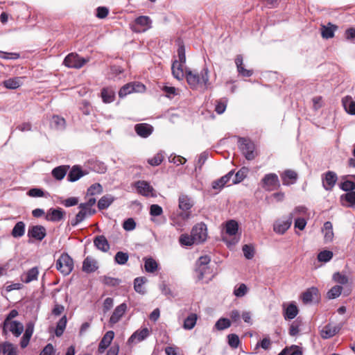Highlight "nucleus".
Returning a JSON list of instances; mask_svg holds the SVG:
<instances>
[{
  "label": "nucleus",
  "instance_id": "20",
  "mask_svg": "<svg viewBox=\"0 0 355 355\" xmlns=\"http://www.w3.org/2000/svg\"><path fill=\"white\" fill-rule=\"evenodd\" d=\"M33 331L34 324L29 322L26 324L25 332L20 341V346L21 348H25L28 346Z\"/></svg>",
  "mask_w": 355,
  "mask_h": 355
},
{
  "label": "nucleus",
  "instance_id": "5",
  "mask_svg": "<svg viewBox=\"0 0 355 355\" xmlns=\"http://www.w3.org/2000/svg\"><path fill=\"white\" fill-rule=\"evenodd\" d=\"M88 61V58H82L76 53H71L65 57L63 64L68 68L80 69Z\"/></svg>",
  "mask_w": 355,
  "mask_h": 355
},
{
  "label": "nucleus",
  "instance_id": "51",
  "mask_svg": "<svg viewBox=\"0 0 355 355\" xmlns=\"http://www.w3.org/2000/svg\"><path fill=\"white\" fill-rule=\"evenodd\" d=\"M333 257V252L329 250H323L318 255V259L321 262H327Z\"/></svg>",
  "mask_w": 355,
  "mask_h": 355
},
{
  "label": "nucleus",
  "instance_id": "15",
  "mask_svg": "<svg viewBox=\"0 0 355 355\" xmlns=\"http://www.w3.org/2000/svg\"><path fill=\"white\" fill-rule=\"evenodd\" d=\"M80 211L76 214V217L71 220L72 226H76L80 223L83 222L87 217L92 216L96 211H89L87 208L80 207Z\"/></svg>",
  "mask_w": 355,
  "mask_h": 355
},
{
  "label": "nucleus",
  "instance_id": "16",
  "mask_svg": "<svg viewBox=\"0 0 355 355\" xmlns=\"http://www.w3.org/2000/svg\"><path fill=\"white\" fill-rule=\"evenodd\" d=\"M281 179L284 185L289 186L296 182L298 175L297 173L291 169L284 171L280 174Z\"/></svg>",
  "mask_w": 355,
  "mask_h": 355
},
{
  "label": "nucleus",
  "instance_id": "63",
  "mask_svg": "<svg viewBox=\"0 0 355 355\" xmlns=\"http://www.w3.org/2000/svg\"><path fill=\"white\" fill-rule=\"evenodd\" d=\"M300 322L295 320L292 322L289 328V334L292 336H295L298 334L300 331Z\"/></svg>",
  "mask_w": 355,
  "mask_h": 355
},
{
  "label": "nucleus",
  "instance_id": "10",
  "mask_svg": "<svg viewBox=\"0 0 355 355\" xmlns=\"http://www.w3.org/2000/svg\"><path fill=\"white\" fill-rule=\"evenodd\" d=\"M261 182L263 187L268 191L277 189L280 187L278 176L275 173L266 174Z\"/></svg>",
  "mask_w": 355,
  "mask_h": 355
},
{
  "label": "nucleus",
  "instance_id": "31",
  "mask_svg": "<svg viewBox=\"0 0 355 355\" xmlns=\"http://www.w3.org/2000/svg\"><path fill=\"white\" fill-rule=\"evenodd\" d=\"M322 232L324 234V238L325 242H331L334 239V232H333V225L330 221H327L324 223Z\"/></svg>",
  "mask_w": 355,
  "mask_h": 355
},
{
  "label": "nucleus",
  "instance_id": "26",
  "mask_svg": "<svg viewBox=\"0 0 355 355\" xmlns=\"http://www.w3.org/2000/svg\"><path fill=\"white\" fill-rule=\"evenodd\" d=\"M94 245L103 252H107L110 249V244L103 235L97 236L94 240Z\"/></svg>",
  "mask_w": 355,
  "mask_h": 355
},
{
  "label": "nucleus",
  "instance_id": "38",
  "mask_svg": "<svg viewBox=\"0 0 355 355\" xmlns=\"http://www.w3.org/2000/svg\"><path fill=\"white\" fill-rule=\"evenodd\" d=\"M211 259L209 256H202L199 258L198 261V264L199 266L198 271L200 272V279L203 278V272L205 269V266L210 262Z\"/></svg>",
  "mask_w": 355,
  "mask_h": 355
},
{
  "label": "nucleus",
  "instance_id": "18",
  "mask_svg": "<svg viewBox=\"0 0 355 355\" xmlns=\"http://www.w3.org/2000/svg\"><path fill=\"white\" fill-rule=\"evenodd\" d=\"M136 133L141 137L146 138L153 132V127L148 123H138L135 126Z\"/></svg>",
  "mask_w": 355,
  "mask_h": 355
},
{
  "label": "nucleus",
  "instance_id": "48",
  "mask_svg": "<svg viewBox=\"0 0 355 355\" xmlns=\"http://www.w3.org/2000/svg\"><path fill=\"white\" fill-rule=\"evenodd\" d=\"M0 347L3 354H7V355H16V351L11 343H4Z\"/></svg>",
  "mask_w": 355,
  "mask_h": 355
},
{
  "label": "nucleus",
  "instance_id": "54",
  "mask_svg": "<svg viewBox=\"0 0 355 355\" xmlns=\"http://www.w3.org/2000/svg\"><path fill=\"white\" fill-rule=\"evenodd\" d=\"M128 254L125 252H118L114 257L115 261L121 265L125 264L128 260Z\"/></svg>",
  "mask_w": 355,
  "mask_h": 355
},
{
  "label": "nucleus",
  "instance_id": "59",
  "mask_svg": "<svg viewBox=\"0 0 355 355\" xmlns=\"http://www.w3.org/2000/svg\"><path fill=\"white\" fill-rule=\"evenodd\" d=\"M243 252L244 254V256L248 259H251L254 257V248L250 245H244L243 246Z\"/></svg>",
  "mask_w": 355,
  "mask_h": 355
},
{
  "label": "nucleus",
  "instance_id": "12",
  "mask_svg": "<svg viewBox=\"0 0 355 355\" xmlns=\"http://www.w3.org/2000/svg\"><path fill=\"white\" fill-rule=\"evenodd\" d=\"M27 236L30 239L41 241L46 236V228L40 225L30 226L28 230Z\"/></svg>",
  "mask_w": 355,
  "mask_h": 355
},
{
  "label": "nucleus",
  "instance_id": "28",
  "mask_svg": "<svg viewBox=\"0 0 355 355\" xmlns=\"http://www.w3.org/2000/svg\"><path fill=\"white\" fill-rule=\"evenodd\" d=\"M69 168V166L68 165L59 166L52 170L51 174L55 179L62 180L65 177Z\"/></svg>",
  "mask_w": 355,
  "mask_h": 355
},
{
  "label": "nucleus",
  "instance_id": "21",
  "mask_svg": "<svg viewBox=\"0 0 355 355\" xmlns=\"http://www.w3.org/2000/svg\"><path fill=\"white\" fill-rule=\"evenodd\" d=\"M86 172L81 169V167L78 165L73 166L67 175V180L71 182L78 180L80 178L85 175Z\"/></svg>",
  "mask_w": 355,
  "mask_h": 355
},
{
  "label": "nucleus",
  "instance_id": "39",
  "mask_svg": "<svg viewBox=\"0 0 355 355\" xmlns=\"http://www.w3.org/2000/svg\"><path fill=\"white\" fill-rule=\"evenodd\" d=\"M297 313L298 309L296 305L294 304H290L285 311L284 318L285 319L291 320L295 318Z\"/></svg>",
  "mask_w": 355,
  "mask_h": 355
},
{
  "label": "nucleus",
  "instance_id": "9",
  "mask_svg": "<svg viewBox=\"0 0 355 355\" xmlns=\"http://www.w3.org/2000/svg\"><path fill=\"white\" fill-rule=\"evenodd\" d=\"M321 179L323 188L331 191L337 182L338 176L334 171H328L322 175Z\"/></svg>",
  "mask_w": 355,
  "mask_h": 355
},
{
  "label": "nucleus",
  "instance_id": "43",
  "mask_svg": "<svg viewBox=\"0 0 355 355\" xmlns=\"http://www.w3.org/2000/svg\"><path fill=\"white\" fill-rule=\"evenodd\" d=\"M157 263L153 258H148L145 259L144 267L148 272H154L157 269Z\"/></svg>",
  "mask_w": 355,
  "mask_h": 355
},
{
  "label": "nucleus",
  "instance_id": "34",
  "mask_svg": "<svg viewBox=\"0 0 355 355\" xmlns=\"http://www.w3.org/2000/svg\"><path fill=\"white\" fill-rule=\"evenodd\" d=\"M225 232L229 236H234L239 230V223L235 220H230L225 223Z\"/></svg>",
  "mask_w": 355,
  "mask_h": 355
},
{
  "label": "nucleus",
  "instance_id": "14",
  "mask_svg": "<svg viewBox=\"0 0 355 355\" xmlns=\"http://www.w3.org/2000/svg\"><path fill=\"white\" fill-rule=\"evenodd\" d=\"M137 192L146 197H155V190L150 184L146 181H137L135 183Z\"/></svg>",
  "mask_w": 355,
  "mask_h": 355
},
{
  "label": "nucleus",
  "instance_id": "52",
  "mask_svg": "<svg viewBox=\"0 0 355 355\" xmlns=\"http://www.w3.org/2000/svg\"><path fill=\"white\" fill-rule=\"evenodd\" d=\"M231 325L230 320L227 318H220L216 323L215 327L218 330H223L228 327H230Z\"/></svg>",
  "mask_w": 355,
  "mask_h": 355
},
{
  "label": "nucleus",
  "instance_id": "27",
  "mask_svg": "<svg viewBox=\"0 0 355 355\" xmlns=\"http://www.w3.org/2000/svg\"><path fill=\"white\" fill-rule=\"evenodd\" d=\"M22 77H15L5 80L2 82V85L6 89H15L22 85Z\"/></svg>",
  "mask_w": 355,
  "mask_h": 355
},
{
  "label": "nucleus",
  "instance_id": "56",
  "mask_svg": "<svg viewBox=\"0 0 355 355\" xmlns=\"http://www.w3.org/2000/svg\"><path fill=\"white\" fill-rule=\"evenodd\" d=\"M341 200H345L349 203L350 205H355V191H348L345 194H343L340 197Z\"/></svg>",
  "mask_w": 355,
  "mask_h": 355
},
{
  "label": "nucleus",
  "instance_id": "32",
  "mask_svg": "<svg viewBox=\"0 0 355 355\" xmlns=\"http://www.w3.org/2000/svg\"><path fill=\"white\" fill-rule=\"evenodd\" d=\"M343 105L346 112L350 114L355 115V101H353L351 96H347L342 99Z\"/></svg>",
  "mask_w": 355,
  "mask_h": 355
},
{
  "label": "nucleus",
  "instance_id": "60",
  "mask_svg": "<svg viewBox=\"0 0 355 355\" xmlns=\"http://www.w3.org/2000/svg\"><path fill=\"white\" fill-rule=\"evenodd\" d=\"M136 227V223L132 218L126 219L123 223V228L126 231H132Z\"/></svg>",
  "mask_w": 355,
  "mask_h": 355
},
{
  "label": "nucleus",
  "instance_id": "23",
  "mask_svg": "<svg viewBox=\"0 0 355 355\" xmlns=\"http://www.w3.org/2000/svg\"><path fill=\"white\" fill-rule=\"evenodd\" d=\"M338 26L329 22L327 25H321V35L324 39H329L334 37V32Z\"/></svg>",
  "mask_w": 355,
  "mask_h": 355
},
{
  "label": "nucleus",
  "instance_id": "25",
  "mask_svg": "<svg viewBox=\"0 0 355 355\" xmlns=\"http://www.w3.org/2000/svg\"><path fill=\"white\" fill-rule=\"evenodd\" d=\"M149 335V331L147 328L136 331L128 339L129 343L141 342L147 338Z\"/></svg>",
  "mask_w": 355,
  "mask_h": 355
},
{
  "label": "nucleus",
  "instance_id": "29",
  "mask_svg": "<svg viewBox=\"0 0 355 355\" xmlns=\"http://www.w3.org/2000/svg\"><path fill=\"white\" fill-rule=\"evenodd\" d=\"M6 328H8L9 331L16 337L19 336L24 331L23 324L16 320L8 322V326Z\"/></svg>",
  "mask_w": 355,
  "mask_h": 355
},
{
  "label": "nucleus",
  "instance_id": "11",
  "mask_svg": "<svg viewBox=\"0 0 355 355\" xmlns=\"http://www.w3.org/2000/svg\"><path fill=\"white\" fill-rule=\"evenodd\" d=\"M145 89V86L139 83H130L123 85L119 92L121 98L125 97L132 92H141Z\"/></svg>",
  "mask_w": 355,
  "mask_h": 355
},
{
  "label": "nucleus",
  "instance_id": "49",
  "mask_svg": "<svg viewBox=\"0 0 355 355\" xmlns=\"http://www.w3.org/2000/svg\"><path fill=\"white\" fill-rule=\"evenodd\" d=\"M164 160V155L162 153H158L154 155L153 157L148 159V163L153 166H159Z\"/></svg>",
  "mask_w": 355,
  "mask_h": 355
},
{
  "label": "nucleus",
  "instance_id": "35",
  "mask_svg": "<svg viewBox=\"0 0 355 355\" xmlns=\"http://www.w3.org/2000/svg\"><path fill=\"white\" fill-rule=\"evenodd\" d=\"M25 233V223L23 221L17 222L14 226L11 235L14 238H20L24 235Z\"/></svg>",
  "mask_w": 355,
  "mask_h": 355
},
{
  "label": "nucleus",
  "instance_id": "3",
  "mask_svg": "<svg viewBox=\"0 0 355 355\" xmlns=\"http://www.w3.org/2000/svg\"><path fill=\"white\" fill-rule=\"evenodd\" d=\"M239 148L248 160H253L258 155L256 146L253 141L248 138L240 137L239 139Z\"/></svg>",
  "mask_w": 355,
  "mask_h": 355
},
{
  "label": "nucleus",
  "instance_id": "7",
  "mask_svg": "<svg viewBox=\"0 0 355 355\" xmlns=\"http://www.w3.org/2000/svg\"><path fill=\"white\" fill-rule=\"evenodd\" d=\"M152 21L148 16H140L131 24V29L135 33H143L151 28Z\"/></svg>",
  "mask_w": 355,
  "mask_h": 355
},
{
  "label": "nucleus",
  "instance_id": "41",
  "mask_svg": "<svg viewBox=\"0 0 355 355\" xmlns=\"http://www.w3.org/2000/svg\"><path fill=\"white\" fill-rule=\"evenodd\" d=\"M179 242L182 245L191 246L193 244H196L192 234L189 235L187 234H182L179 238Z\"/></svg>",
  "mask_w": 355,
  "mask_h": 355
},
{
  "label": "nucleus",
  "instance_id": "37",
  "mask_svg": "<svg viewBox=\"0 0 355 355\" xmlns=\"http://www.w3.org/2000/svg\"><path fill=\"white\" fill-rule=\"evenodd\" d=\"M111 344V331L106 332L101 341L99 343L98 352L100 353L104 352L105 349H107Z\"/></svg>",
  "mask_w": 355,
  "mask_h": 355
},
{
  "label": "nucleus",
  "instance_id": "50",
  "mask_svg": "<svg viewBox=\"0 0 355 355\" xmlns=\"http://www.w3.org/2000/svg\"><path fill=\"white\" fill-rule=\"evenodd\" d=\"M145 283V279L144 277H137L134 281L135 290L139 293L144 294L145 291L143 285Z\"/></svg>",
  "mask_w": 355,
  "mask_h": 355
},
{
  "label": "nucleus",
  "instance_id": "24",
  "mask_svg": "<svg viewBox=\"0 0 355 355\" xmlns=\"http://www.w3.org/2000/svg\"><path fill=\"white\" fill-rule=\"evenodd\" d=\"M39 270L37 267H33L29 269L26 272L24 273L21 277V281L26 284H28L33 281L37 280L38 278Z\"/></svg>",
  "mask_w": 355,
  "mask_h": 355
},
{
  "label": "nucleus",
  "instance_id": "46",
  "mask_svg": "<svg viewBox=\"0 0 355 355\" xmlns=\"http://www.w3.org/2000/svg\"><path fill=\"white\" fill-rule=\"evenodd\" d=\"M353 178L355 179V175ZM340 188L345 191H352L355 189V182L345 180L340 183Z\"/></svg>",
  "mask_w": 355,
  "mask_h": 355
},
{
  "label": "nucleus",
  "instance_id": "6",
  "mask_svg": "<svg viewBox=\"0 0 355 355\" xmlns=\"http://www.w3.org/2000/svg\"><path fill=\"white\" fill-rule=\"evenodd\" d=\"M196 244L204 243L207 239V228L205 223L201 222L196 224L191 232Z\"/></svg>",
  "mask_w": 355,
  "mask_h": 355
},
{
  "label": "nucleus",
  "instance_id": "57",
  "mask_svg": "<svg viewBox=\"0 0 355 355\" xmlns=\"http://www.w3.org/2000/svg\"><path fill=\"white\" fill-rule=\"evenodd\" d=\"M227 107V100H218L216 101L215 111L219 114H223Z\"/></svg>",
  "mask_w": 355,
  "mask_h": 355
},
{
  "label": "nucleus",
  "instance_id": "61",
  "mask_svg": "<svg viewBox=\"0 0 355 355\" xmlns=\"http://www.w3.org/2000/svg\"><path fill=\"white\" fill-rule=\"evenodd\" d=\"M20 57L18 53H8L0 51V58L6 60H17Z\"/></svg>",
  "mask_w": 355,
  "mask_h": 355
},
{
  "label": "nucleus",
  "instance_id": "30",
  "mask_svg": "<svg viewBox=\"0 0 355 355\" xmlns=\"http://www.w3.org/2000/svg\"><path fill=\"white\" fill-rule=\"evenodd\" d=\"M338 329L330 324L325 325L320 331V336L324 339L332 338L336 334Z\"/></svg>",
  "mask_w": 355,
  "mask_h": 355
},
{
  "label": "nucleus",
  "instance_id": "13",
  "mask_svg": "<svg viewBox=\"0 0 355 355\" xmlns=\"http://www.w3.org/2000/svg\"><path fill=\"white\" fill-rule=\"evenodd\" d=\"M293 215L291 214L286 220L278 219L273 225V231L279 234H284L291 227Z\"/></svg>",
  "mask_w": 355,
  "mask_h": 355
},
{
  "label": "nucleus",
  "instance_id": "47",
  "mask_svg": "<svg viewBox=\"0 0 355 355\" xmlns=\"http://www.w3.org/2000/svg\"><path fill=\"white\" fill-rule=\"evenodd\" d=\"M342 291L343 287L341 286H334L328 291L327 297L329 299H335L341 294Z\"/></svg>",
  "mask_w": 355,
  "mask_h": 355
},
{
  "label": "nucleus",
  "instance_id": "22",
  "mask_svg": "<svg viewBox=\"0 0 355 355\" xmlns=\"http://www.w3.org/2000/svg\"><path fill=\"white\" fill-rule=\"evenodd\" d=\"M98 268L96 260L91 257H87L83 262V270L87 273L94 272Z\"/></svg>",
  "mask_w": 355,
  "mask_h": 355
},
{
  "label": "nucleus",
  "instance_id": "8",
  "mask_svg": "<svg viewBox=\"0 0 355 355\" xmlns=\"http://www.w3.org/2000/svg\"><path fill=\"white\" fill-rule=\"evenodd\" d=\"M178 201L179 208L184 211V213H182L180 214V216L183 220H187L191 216L190 212L188 211L193 206V200L187 195L181 194L179 197Z\"/></svg>",
  "mask_w": 355,
  "mask_h": 355
},
{
  "label": "nucleus",
  "instance_id": "2",
  "mask_svg": "<svg viewBox=\"0 0 355 355\" xmlns=\"http://www.w3.org/2000/svg\"><path fill=\"white\" fill-rule=\"evenodd\" d=\"M178 60L173 61L171 67L172 73L178 80H182L184 77L183 65L186 62L185 48L183 42H180L178 49Z\"/></svg>",
  "mask_w": 355,
  "mask_h": 355
},
{
  "label": "nucleus",
  "instance_id": "44",
  "mask_svg": "<svg viewBox=\"0 0 355 355\" xmlns=\"http://www.w3.org/2000/svg\"><path fill=\"white\" fill-rule=\"evenodd\" d=\"M110 308H111V297H107L105 300V302H104V306H103L104 315H103V318H102V320H105L108 322V324L111 322V317H109V313H108Z\"/></svg>",
  "mask_w": 355,
  "mask_h": 355
},
{
  "label": "nucleus",
  "instance_id": "40",
  "mask_svg": "<svg viewBox=\"0 0 355 355\" xmlns=\"http://www.w3.org/2000/svg\"><path fill=\"white\" fill-rule=\"evenodd\" d=\"M67 325V318L65 315L62 316L57 323L55 334L56 336L60 337L63 334V332Z\"/></svg>",
  "mask_w": 355,
  "mask_h": 355
},
{
  "label": "nucleus",
  "instance_id": "62",
  "mask_svg": "<svg viewBox=\"0 0 355 355\" xmlns=\"http://www.w3.org/2000/svg\"><path fill=\"white\" fill-rule=\"evenodd\" d=\"M163 214V209L161 206L153 204L150 207V214L153 216H159Z\"/></svg>",
  "mask_w": 355,
  "mask_h": 355
},
{
  "label": "nucleus",
  "instance_id": "58",
  "mask_svg": "<svg viewBox=\"0 0 355 355\" xmlns=\"http://www.w3.org/2000/svg\"><path fill=\"white\" fill-rule=\"evenodd\" d=\"M101 96L103 101L105 103L111 102V89L108 87L103 88L101 92Z\"/></svg>",
  "mask_w": 355,
  "mask_h": 355
},
{
  "label": "nucleus",
  "instance_id": "19",
  "mask_svg": "<svg viewBox=\"0 0 355 355\" xmlns=\"http://www.w3.org/2000/svg\"><path fill=\"white\" fill-rule=\"evenodd\" d=\"M64 211L61 208L53 209L48 210L45 216L46 220L51 222L60 221L64 217Z\"/></svg>",
  "mask_w": 355,
  "mask_h": 355
},
{
  "label": "nucleus",
  "instance_id": "53",
  "mask_svg": "<svg viewBox=\"0 0 355 355\" xmlns=\"http://www.w3.org/2000/svg\"><path fill=\"white\" fill-rule=\"evenodd\" d=\"M102 190L101 185L98 183H95L88 188L87 195L92 196L96 194H100L102 192Z\"/></svg>",
  "mask_w": 355,
  "mask_h": 355
},
{
  "label": "nucleus",
  "instance_id": "45",
  "mask_svg": "<svg viewBox=\"0 0 355 355\" xmlns=\"http://www.w3.org/2000/svg\"><path fill=\"white\" fill-rule=\"evenodd\" d=\"M248 291V288L245 284H240L238 287H235L234 290V295L237 297H242L246 295Z\"/></svg>",
  "mask_w": 355,
  "mask_h": 355
},
{
  "label": "nucleus",
  "instance_id": "36",
  "mask_svg": "<svg viewBox=\"0 0 355 355\" xmlns=\"http://www.w3.org/2000/svg\"><path fill=\"white\" fill-rule=\"evenodd\" d=\"M198 315L196 313L189 314L184 320L183 328L184 329L191 330L192 329L197 322Z\"/></svg>",
  "mask_w": 355,
  "mask_h": 355
},
{
  "label": "nucleus",
  "instance_id": "55",
  "mask_svg": "<svg viewBox=\"0 0 355 355\" xmlns=\"http://www.w3.org/2000/svg\"><path fill=\"white\" fill-rule=\"evenodd\" d=\"M228 344L232 348H237L240 344V340L236 334H232L228 336Z\"/></svg>",
  "mask_w": 355,
  "mask_h": 355
},
{
  "label": "nucleus",
  "instance_id": "64",
  "mask_svg": "<svg viewBox=\"0 0 355 355\" xmlns=\"http://www.w3.org/2000/svg\"><path fill=\"white\" fill-rule=\"evenodd\" d=\"M55 353V349L52 344H47L39 355H53Z\"/></svg>",
  "mask_w": 355,
  "mask_h": 355
},
{
  "label": "nucleus",
  "instance_id": "17",
  "mask_svg": "<svg viewBox=\"0 0 355 355\" xmlns=\"http://www.w3.org/2000/svg\"><path fill=\"white\" fill-rule=\"evenodd\" d=\"M319 297V291L316 287H311L306 289L301 295V299L304 304H308L313 302Z\"/></svg>",
  "mask_w": 355,
  "mask_h": 355
},
{
  "label": "nucleus",
  "instance_id": "4",
  "mask_svg": "<svg viewBox=\"0 0 355 355\" xmlns=\"http://www.w3.org/2000/svg\"><path fill=\"white\" fill-rule=\"evenodd\" d=\"M55 267L63 275H69L73 268V259L67 253H62L56 261Z\"/></svg>",
  "mask_w": 355,
  "mask_h": 355
},
{
  "label": "nucleus",
  "instance_id": "1",
  "mask_svg": "<svg viewBox=\"0 0 355 355\" xmlns=\"http://www.w3.org/2000/svg\"><path fill=\"white\" fill-rule=\"evenodd\" d=\"M184 72L187 82L191 89H207L209 87V71L207 67H204L200 72L191 69H186Z\"/></svg>",
  "mask_w": 355,
  "mask_h": 355
},
{
  "label": "nucleus",
  "instance_id": "42",
  "mask_svg": "<svg viewBox=\"0 0 355 355\" xmlns=\"http://www.w3.org/2000/svg\"><path fill=\"white\" fill-rule=\"evenodd\" d=\"M249 172L248 167L243 166L241 168L235 175V180L233 181L234 184H237L242 182L246 177Z\"/></svg>",
  "mask_w": 355,
  "mask_h": 355
},
{
  "label": "nucleus",
  "instance_id": "33",
  "mask_svg": "<svg viewBox=\"0 0 355 355\" xmlns=\"http://www.w3.org/2000/svg\"><path fill=\"white\" fill-rule=\"evenodd\" d=\"M127 310V305L122 303L116 306L112 313V323L118 322Z\"/></svg>",
  "mask_w": 355,
  "mask_h": 355
}]
</instances>
